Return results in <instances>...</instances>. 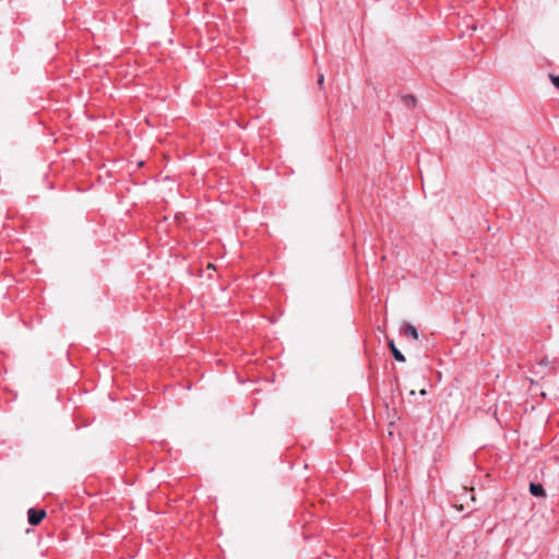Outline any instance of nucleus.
<instances>
[{
    "label": "nucleus",
    "instance_id": "1",
    "mask_svg": "<svg viewBox=\"0 0 559 559\" xmlns=\"http://www.w3.org/2000/svg\"><path fill=\"white\" fill-rule=\"evenodd\" d=\"M45 516H46L45 510H38V509L31 508L27 511V521L31 525H34V526L38 525Z\"/></svg>",
    "mask_w": 559,
    "mask_h": 559
},
{
    "label": "nucleus",
    "instance_id": "2",
    "mask_svg": "<svg viewBox=\"0 0 559 559\" xmlns=\"http://www.w3.org/2000/svg\"><path fill=\"white\" fill-rule=\"evenodd\" d=\"M401 332L406 337H412L413 340H418L417 329L408 322L403 323Z\"/></svg>",
    "mask_w": 559,
    "mask_h": 559
},
{
    "label": "nucleus",
    "instance_id": "3",
    "mask_svg": "<svg viewBox=\"0 0 559 559\" xmlns=\"http://www.w3.org/2000/svg\"><path fill=\"white\" fill-rule=\"evenodd\" d=\"M530 492L534 497H545L546 496V491L542 484L531 483L530 484Z\"/></svg>",
    "mask_w": 559,
    "mask_h": 559
},
{
    "label": "nucleus",
    "instance_id": "4",
    "mask_svg": "<svg viewBox=\"0 0 559 559\" xmlns=\"http://www.w3.org/2000/svg\"><path fill=\"white\" fill-rule=\"evenodd\" d=\"M389 346H390V349L392 352V355L393 357L397 360V361H405V357L404 355L396 348L395 344L393 341H391L389 343Z\"/></svg>",
    "mask_w": 559,
    "mask_h": 559
},
{
    "label": "nucleus",
    "instance_id": "5",
    "mask_svg": "<svg viewBox=\"0 0 559 559\" xmlns=\"http://www.w3.org/2000/svg\"><path fill=\"white\" fill-rule=\"evenodd\" d=\"M405 105L413 107L416 104V98L413 95H406L403 97Z\"/></svg>",
    "mask_w": 559,
    "mask_h": 559
},
{
    "label": "nucleus",
    "instance_id": "6",
    "mask_svg": "<svg viewBox=\"0 0 559 559\" xmlns=\"http://www.w3.org/2000/svg\"><path fill=\"white\" fill-rule=\"evenodd\" d=\"M549 76L554 85L559 90V75L550 74Z\"/></svg>",
    "mask_w": 559,
    "mask_h": 559
},
{
    "label": "nucleus",
    "instance_id": "7",
    "mask_svg": "<svg viewBox=\"0 0 559 559\" xmlns=\"http://www.w3.org/2000/svg\"><path fill=\"white\" fill-rule=\"evenodd\" d=\"M323 82H324V75H323V74H319V78H318V84H319L320 86H322Z\"/></svg>",
    "mask_w": 559,
    "mask_h": 559
},
{
    "label": "nucleus",
    "instance_id": "8",
    "mask_svg": "<svg viewBox=\"0 0 559 559\" xmlns=\"http://www.w3.org/2000/svg\"><path fill=\"white\" fill-rule=\"evenodd\" d=\"M426 393H427V392H426V390H425V389L420 390V394H421V395H425Z\"/></svg>",
    "mask_w": 559,
    "mask_h": 559
}]
</instances>
